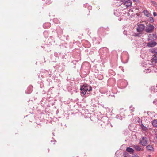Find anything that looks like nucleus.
<instances>
[{"mask_svg":"<svg viewBox=\"0 0 157 157\" xmlns=\"http://www.w3.org/2000/svg\"><path fill=\"white\" fill-rule=\"evenodd\" d=\"M149 21L151 23H153L154 22V18L153 17H150L149 18Z\"/></svg>","mask_w":157,"mask_h":157,"instance_id":"nucleus-22","label":"nucleus"},{"mask_svg":"<svg viewBox=\"0 0 157 157\" xmlns=\"http://www.w3.org/2000/svg\"><path fill=\"white\" fill-rule=\"evenodd\" d=\"M126 151L130 154H133L134 152V150L131 147H128L126 149Z\"/></svg>","mask_w":157,"mask_h":157,"instance_id":"nucleus-12","label":"nucleus"},{"mask_svg":"<svg viewBox=\"0 0 157 157\" xmlns=\"http://www.w3.org/2000/svg\"><path fill=\"white\" fill-rule=\"evenodd\" d=\"M116 118L120 120H122V117L119 115L116 116Z\"/></svg>","mask_w":157,"mask_h":157,"instance_id":"nucleus-25","label":"nucleus"},{"mask_svg":"<svg viewBox=\"0 0 157 157\" xmlns=\"http://www.w3.org/2000/svg\"><path fill=\"white\" fill-rule=\"evenodd\" d=\"M50 25V24L49 23H45L43 25V27L44 28H46V27H47V26L48 27H49Z\"/></svg>","mask_w":157,"mask_h":157,"instance_id":"nucleus-20","label":"nucleus"},{"mask_svg":"<svg viewBox=\"0 0 157 157\" xmlns=\"http://www.w3.org/2000/svg\"><path fill=\"white\" fill-rule=\"evenodd\" d=\"M51 142H52V140H51Z\"/></svg>","mask_w":157,"mask_h":157,"instance_id":"nucleus-43","label":"nucleus"},{"mask_svg":"<svg viewBox=\"0 0 157 157\" xmlns=\"http://www.w3.org/2000/svg\"><path fill=\"white\" fill-rule=\"evenodd\" d=\"M122 71H123V72H124V69H123V70H122Z\"/></svg>","mask_w":157,"mask_h":157,"instance_id":"nucleus-40","label":"nucleus"},{"mask_svg":"<svg viewBox=\"0 0 157 157\" xmlns=\"http://www.w3.org/2000/svg\"><path fill=\"white\" fill-rule=\"evenodd\" d=\"M148 40H155L157 39V34L155 33H154L150 34L148 36Z\"/></svg>","mask_w":157,"mask_h":157,"instance_id":"nucleus-4","label":"nucleus"},{"mask_svg":"<svg viewBox=\"0 0 157 157\" xmlns=\"http://www.w3.org/2000/svg\"><path fill=\"white\" fill-rule=\"evenodd\" d=\"M144 72L145 73H147L148 72H150L151 71L150 70H149V69L147 68V69H145V70H144Z\"/></svg>","mask_w":157,"mask_h":157,"instance_id":"nucleus-23","label":"nucleus"},{"mask_svg":"<svg viewBox=\"0 0 157 157\" xmlns=\"http://www.w3.org/2000/svg\"><path fill=\"white\" fill-rule=\"evenodd\" d=\"M147 141L148 140L146 137H143L142 140L140 142L143 146H145L147 144Z\"/></svg>","mask_w":157,"mask_h":157,"instance_id":"nucleus-5","label":"nucleus"},{"mask_svg":"<svg viewBox=\"0 0 157 157\" xmlns=\"http://www.w3.org/2000/svg\"><path fill=\"white\" fill-rule=\"evenodd\" d=\"M132 0L134 2H137L139 1V0Z\"/></svg>","mask_w":157,"mask_h":157,"instance_id":"nucleus-34","label":"nucleus"},{"mask_svg":"<svg viewBox=\"0 0 157 157\" xmlns=\"http://www.w3.org/2000/svg\"><path fill=\"white\" fill-rule=\"evenodd\" d=\"M46 4H49L52 2V1L50 0H47L46 1Z\"/></svg>","mask_w":157,"mask_h":157,"instance_id":"nucleus-28","label":"nucleus"},{"mask_svg":"<svg viewBox=\"0 0 157 157\" xmlns=\"http://www.w3.org/2000/svg\"><path fill=\"white\" fill-rule=\"evenodd\" d=\"M100 105L101 106L103 107V108L106 109H109V108L107 107L106 106H104L103 104H100Z\"/></svg>","mask_w":157,"mask_h":157,"instance_id":"nucleus-27","label":"nucleus"},{"mask_svg":"<svg viewBox=\"0 0 157 157\" xmlns=\"http://www.w3.org/2000/svg\"><path fill=\"white\" fill-rule=\"evenodd\" d=\"M98 78L99 79V80H102L103 78V76L102 75H99L98 76Z\"/></svg>","mask_w":157,"mask_h":157,"instance_id":"nucleus-21","label":"nucleus"},{"mask_svg":"<svg viewBox=\"0 0 157 157\" xmlns=\"http://www.w3.org/2000/svg\"><path fill=\"white\" fill-rule=\"evenodd\" d=\"M138 121H139V122H141L142 123V122H141V120H140V119H139Z\"/></svg>","mask_w":157,"mask_h":157,"instance_id":"nucleus-35","label":"nucleus"},{"mask_svg":"<svg viewBox=\"0 0 157 157\" xmlns=\"http://www.w3.org/2000/svg\"><path fill=\"white\" fill-rule=\"evenodd\" d=\"M118 12V11H117V10H116V11H114V13L115 15L118 16V14H117V13Z\"/></svg>","mask_w":157,"mask_h":157,"instance_id":"nucleus-30","label":"nucleus"},{"mask_svg":"<svg viewBox=\"0 0 157 157\" xmlns=\"http://www.w3.org/2000/svg\"><path fill=\"white\" fill-rule=\"evenodd\" d=\"M147 149L150 151H152L154 150V148L151 145H149L146 147Z\"/></svg>","mask_w":157,"mask_h":157,"instance_id":"nucleus-15","label":"nucleus"},{"mask_svg":"<svg viewBox=\"0 0 157 157\" xmlns=\"http://www.w3.org/2000/svg\"><path fill=\"white\" fill-rule=\"evenodd\" d=\"M33 87L32 86H29L27 88V90L26 91V93L29 94L31 93L33 90Z\"/></svg>","mask_w":157,"mask_h":157,"instance_id":"nucleus-9","label":"nucleus"},{"mask_svg":"<svg viewBox=\"0 0 157 157\" xmlns=\"http://www.w3.org/2000/svg\"><path fill=\"white\" fill-rule=\"evenodd\" d=\"M152 125L155 127H157V120H154L152 122Z\"/></svg>","mask_w":157,"mask_h":157,"instance_id":"nucleus-18","label":"nucleus"},{"mask_svg":"<svg viewBox=\"0 0 157 157\" xmlns=\"http://www.w3.org/2000/svg\"><path fill=\"white\" fill-rule=\"evenodd\" d=\"M43 34L44 35H47L48 34V32L47 31H44V32Z\"/></svg>","mask_w":157,"mask_h":157,"instance_id":"nucleus-32","label":"nucleus"},{"mask_svg":"<svg viewBox=\"0 0 157 157\" xmlns=\"http://www.w3.org/2000/svg\"><path fill=\"white\" fill-rule=\"evenodd\" d=\"M102 121H103V120H105L106 121H105V123L106 124H107V121H108V118L107 117H104L102 118Z\"/></svg>","mask_w":157,"mask_h":157,"instance_id":"nucleus-24","label":"nucleus"},{"mask_svg":"<svg viewBox=\"0 0 157 157\" xmlns=\"http://www.w3.org/2000/svg\"><path fill=\"white\" fill-rule=\"evenodd\" d=\"M140 126L141 127V129L144 131H147L148 129V128L144 126L142 124L140 125Z\"/></svg>","mask_w":157,"mask_h":157,"instance_id":"nucleus-14","label":"nucleus"},{"mask_svg":"<svg viewBox=\"0 0 157 157\" xmlns=\"http://www.w3.org/2000/svg\"><path fill=\"white\" fill-rule=\"evenodd\" d=\"M151 41L147 43V46L149 47H153L157 45V43L154 40H151Z\"/></svg>","mask_w":157,"mask_h":157,"instance_id":"nucleus-6","label":"nucleus"},{"mask_svg":"<svg viewBox=\"0 0 157 157\" xmlns=\"http://www.w3.org/2000/svg\"><path fill=\"white\" fill-rule=\"evenodd\" d=\"M154 29V26L150 24L146 28L145 31L148 33H151L153 31Z\"/></svg>","mask_w":157,"mask_h":157,"instance_id":"nucleus-3","label":"nucleus"},{"mask_svg":"<svg viewBox=\"0 0 157 157\" xmlns=\"http://www.w3.org/2000/svg\"><path fill=\"white\" fill-rule=\"evenodd\" d=\"M144 28L145 25L144 24H140L137 25L136 30L140 34H141L144 30Z\"/></svg>","mask_w":157,"mask_h":157,"instance_id":"nucleus-2","label":"nucleus"},{"mask_svg":"<svg viewBox=\"0 0 157 157\" xmlns=\"http://www.w3.org/2000/svg\"><path fill=\"white\" fill-rule=\"evenodd\" d=\"M53 22L56 24H58L59 23V21L57 18H55L53 19Z\"/></svg>","mask_w":157,"mask_h":157,"instance_id":"nucleus-19","label":"nucleus"},{"mask_svg":"<svg viewBox=\"0 0 157 157\" xmlns=\"http://www.w3.org/2000/svg\"><path fill=\"white\" fill-rule=\"evenodd\" d=\"M84 6L86 7H88V8H89V9H91V6H89V5L88 4H86L85 5H84Z\"/></svg>","mask_w":157,"mask_h":157,"instance_id":"nucleus-26","label":"nucleus"},{"mask_svg":"<svg viewBox=\"0 0 157 157\" xmlns=\"http://www.w3.org/2000/svg\"><path fill=\"white\" fill-rule=\"evenodd\" d=\"M105 32V29L104 28L102 27L100 28L98 30V33L100 34H102L104 32Z\"/></svg>","mask_w":157,"mask_h":157,"instance_id":"nucleus-13","label":"nucleus"},{"mask_svg":"<svg viewBox=\"0 0 157 157\" xmlns=\"http://www.w3.org/2000/svg\"><path fill=\"white\" fill-rule=\"evenodd\" d=\"M56 142V140H55L54 143H53V144H54Z\"/></svg>","mask_w":157,"mask_h":157,"instance_id":"nucleus-38","label":"nucleus"},{"mask_svg":"<svg viewBox=\"0 0 157 157\" xmlns=\"http://www.w3.org/2000/svg\"><path fill=\"white\" fill-rule=\"evenodd\" d=\"M125 14L128 16H129L130 17H132L135 15V14L133 13V10L132 9H130L128 12H127Z\"/></svg>","mask_w":157,"mask_h":157,"instance_id":"nucleus-8","label":"nucleus"},{"mask_svg":"<svg viewBox=\"0 0 157 157\" xmlns=\"http://www.w3.org/2000/svg\"><path fill=\"white\" fill-rule=\"evenodd\" d=\"M132 2L130 0H127L124 3V5L127 7H128L132 5Z\"/></svg>","mask_w":157,"mask_h":157,"instance_id":"nucleus-10","label":"nucleus"},{"mask_svg":"<svg viewBox=\"0 0 157 157\" xmlns=\"http://www.w3.org/2000/svg\"><path fill=\"white\" fill-rule=\"evenodd\" d=\"M81 95L82 96L86 97L89 94L88 92H90V91L92 90L91 87L87 85H84L80 88Z\"/></svg>","mask_w":157,"mask_h":157,"instance_id":"nucleus-1","label":"nucleus"},{"mask_svg":"<svg viewBox=\"0 0 157 157\" xmlns=\"http://www.w3.org/2000/svg\"><path fill=\"white\" fill-rule=\"evenodd\" d=\"M130 110L132 111H134V108L132 106H131L130 107Z\"/></svg>","mask_w":157,"mask_h":157,"instance_id":"nucleus-31","label":"nucleus"},{"mask_svg":"<svg viewBox=\"0 0 157 157\" xmlns=\"http://www.w3.org/2000/svg\"><path fill=\"white\" fill-rule=\"evenodd\" d=\"M57 34L58 35H61L63 34V29L60 28V27L57 28L56 29Z\"/></svg>","mask_w":157,"mask_h":157,"instance_id":"nucleus-11","label":"nucleus"},{"mask_svg":"<svg viewBox=\"0 0 157 157\" xmlns=\"http://www.w3.org/2000/svg\"><path fill=\"white\" fill-rule=\"evenodd\" d=\"M119 21H121V18H119Z\"/></svg>","mask_w":157,"mask_h":157,"instance_id":"nucleus-39","label":"nucleus"},{"mask_svg":"<svg viewBox=\"0 0 157 157\" xmlns=\"http://www.w3.org/2000/svg\"><path fill=\"white\" fill-rule=\"evenodd\" d=\"M132 157H139L138 155L136 154H133V155H132Z\"/></svg>","mask_w":157,"mask_h":157,"instance_id":"nucleus-29","label":"nucleus"},{"mask_svg":"<svg viewBox=\"0 0 157 157\" xmlns=\"http://www.w3.org/2000/svg\"><path fill=\"white\" fill-rule=\"evenodd\" d=\"M133 147L135 150L137 151H140L141 150L140 147L138 145H134Z\"/></svg>","mask_w":157,"mask_h":157,"instance_id":"nucleus-17","label":"nucleus"},{"mask_svg":"<svg viewBox=\"0 0 157 157\" xmlns=\"http://www.w3.org/2000/svg\"><path fill=\"white\" fill-rule=\"evenodd\" d=\"M153 15L154 16H156L157 15V14L156 12H154L153 13Z\"/></svg>","mask_w":157,"mask_h":157,"instance_id":"nucleus-33","label":"nucleus"},{"mask_svg":"<svg viewBox=\"0 0 157 157\" xmlns=\"http://www.w3.org/2000/svg\"><path fill=\"white\" fill-rule=\"evenodd\" d=\"M154 102H155L154 101L153 102V103H154Z\"/></svg>","mask_w":157,"mask_h":157,"instance_id":"nucleus-42","label":"nucleus"},{"mask_svg":"<svg viewBox=\"0 0 157 157\" xmlns=\"http://www.w3.org/2000/svg\"><path fill=\"white\" fill-rule=\"evenodd\" d=\"M143 13L147 17H149L150 15V14L148 11L147 10H144L143 11Z\"/></svg>","mask_w":157,"mask_h":157,"instance_id":"nucleus-16","label":"nucleus"},{"mask_svg":"<svg viewBox=\"0 0 157 157\" xmlns=\"http://www.w3.org/2000/svg\"><path fill=\"white\" fill-rule=\"evenodd\" d=\"M53 136H54V133H53Z\"/></svg>","mask_w":157,"mask_h":157,"instance_id":"nucleus-41","label":"nucleus"},{"mask_svg":"<svg viewBox=\"0 0 157 157\" xmlns=\"http://www.w3.org/2000/svg\"><path fill=\"white\" fill-rule=\"evenodd\" d=\"M152 52L154 53L155 57L153 58V59L155 61V62H157V48L153 49Z\"/></svg>","mask_w":157,"mask_h":157,"instance_id":"nucleus-7","label":"nucleus"},{"mask_svg":"<svg viewBox=\"0 0 157 157\" xmlns=\"http://www.w3.org/2000/svg\"><path fill=\"white\" fill-rule=\"evenodd\" d=\"M151 2L153 4H154L155 3V2L153 1H151Z\"/></svg>","mask_w":157,"mask_h":157,"instance_id":"nucleus-36","label":"nucleus"},{"mask_svg":"<svg viewBox=\"0 0 157 157\" xmlns=\"http://www.w3.org/2000/svg\"><path fill=\"white\" fill-rule=\"evenodd\" d=\"M103 49H105V50H108V49H107V48H103Z\"/></svg>","mask_w":157,"mask_h":157,"instance_id":"nucleus-37","label":"nucleus"}]
</instances>
